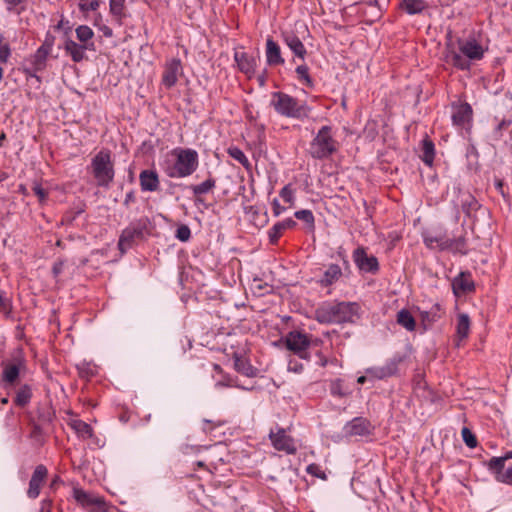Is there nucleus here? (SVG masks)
I'll return each instance as SVG.
<instances>
[{"instance_id":"e2e57ef3","label":"nucleus","mask_w":512,"mask_h":512,"mask_svg":"<svg viewBox=\"0 0 512 512\" xmlns=\"http://www.w3.org/2000/svg\"><path fill=\"white\" fill-rule=\"evenodd\" d=\"M285 210L284 207H282L278 202L277 200H274L273 202V212L276 216H278L279 214H281L283 211Z\"/></svg>"},{"instance_id":"aec40b11","label":"nucleus","mask_w":512,"mask_h":512,"mask_svg":"<svg viewBox=\"0 0 512 512\" xmlns=\"http://www.w3.org/2000/svg\"><path fill=\"white\" fill-rule=\"evenodd\" d=\"M369 421L362 417H356L344 426L347 436H364L370 433Z\"/></svg>"},{"instance_id":"f3484780","label":"nucleus","mask_w":512,"mask_h":512,"mask_svg":"<svg viewBox=\"0 0 512 512\" xmlns=\"http://www.w3.org/2000/svg\"><path fill=\"white\" fill-rule=\"evenodd\" d=\"M182 70L181 60L173 58L167 62L162 76V83L167 87H173L178 80V75Z\"/></svg>"},{"instance_id":"ddd939ff","label":"nucleus","mask_w":512,"mask_h":512,"mask_svg":"<svg viewBox=\"0 0 512 512\" xmlns=\"http://www.w3.org/2000/svg\"><path fill=\"white\" fill-rule=\"evenodd\" d=\"M475 290L472 275L468 271L460 272L452 280V291L456 297H461Z\"/></svg>"},{"instance_id":"c756f323","label":"nucleus","mask_w":512,"mask_h":512,"mask_svg":"<svg viewBox=\"0 0 512 512\" xmlns=\"http://www.w3.org/2000/svg\"><path fill=\"white\" fill-rule=\"evenodd\" d=\"M32 396V387L29 384H23L16 390L13 402L17 407L24 408L30 403Z\"/></svg>"},{"instance_id":"412c9836","label":"nucleus","mask_w":512,"mask_h":512,"mask_svg":"<svg viewBox=\"0 0 512 512\" xmlns=\"http://www.w3.org/2000/svg\"><path fill=\"white\" fill-rule=\"evenodd\" d=\"M472 119V108L468 103L453 108L452 122L459 128L466 127Z\"/></svg>"},{"instance_id":"69168bd1","label":"nucleus","mask_w":512,"mask_h":512,"mask_svg":"<svg viewBox=\"0 0 512 512\" xmlns=\"http://www.w3.org/2000/svg\"><path fill=\"white\" fill-rule=\"evenodd\" d=\"M495 187H496V189H497V191H498V192H500L503 196H505V192H504V189H503V187H504V183H503V181H502V180L497 179V180L495 181Z\"/></svg>"},{"instance_id":"7c9ffc66","label":"nucleus","mask_w":512,"mask_h":512,"mask_svg":"<svg viewBox=\"0 0 512 512\" xmlns=\"http://www.w3.org/2000/svg\"><path fill=\"white\" fill-rule=\"evenodd\" d=\"M109 12L113 18V21L118 26H122L123 20L126 17L125 0H110L109 1Z\"/></svg>"},{"instance_id":"49530a36","label":"nucleus","mask_w":512,"mask_h":512,"mask_svg":"<svg viewBox=\"0 0 512 512\" xmlns=\"http://www.w3.org/2000/svg\"><path fill=\"white\" fill-rule=\"evenodd\" d=\"M256 382H253L250 386H244L241 385L237 380H233L231 377H224L222 380L218 381L216 383V387H239L245 390H252L254 389Z\"/></svg>"},{"instance_id":"7ed1b4c3","label":"nucleus","mask_w":512,"mask_h":512,"mask_svg":"<svg viewBox=\"0 0 512 512\" xmlns=\"http://www.w3.org/2000/svg\"><path fill=\"white\" fill-rule=\"evenodd\" d=\"M270 104L280 115L298 120L307 118L311 111L305 101L282 92H274Z\"/></svg>"},{"instance_id":"774afa93","label":"nucleus","mask_w":512,"mask_h":512,"mask_svg":"<svg viewBox=\"0 0 512 512\" xmlns=\"http://www.w3.org/2000/svg\"><path fill=\"white\" fill-rule=\"evenodd\" d=\"M62 271V263H55L52 268V272L55 276H58Z\"/></svg>"},{"instance_id":"f03ea898","label":"nucleus","mask_w":512,"mask_h":512,"mask_svg":"<svg viewBox=\"0 0 512 512\" xmlns=\"http://www.w3.org/2000/svg\"><path fill=\"white\" fill-rule=\"evenodd\" d=\"M458 48L459 52L449 51L446 60L460 70H469L471 67L470 61L481 60L484 56L483 47L474 39L459 40Z\"/></svg>"},{"instance_id":"a19ab883","label":"nucleus","mask_w":512,"mask_h":512,"mask_svg":"<svg viewBox=\"0 0 512 512\" xmlns=\"http://www.w3.org/2000/svg\"><path fill=\"white\" fill-rule=\"evenodd\" d=\"M71 427L75 430V432L83 437V438H91L93 436L92 427L82 420H74L71 423Z\"/></svg>"},{"instance_id":"c9c22d12","label":"nucleus","mask_w":512,"mask_h":512,"mask_svg":"<svg viewBox=\"0 0 512 512\" xmlns=\"http://www.w3.org/2000/svg\"><path fill=\"white\" fill-rule=\"evenodd\" d=\"M470 318L465 313H460L457 317L456 334L460 340L468 337L470 332Z\"/></svg>"},{"instance_id":"864d4df0","label":"nucleus","mask_w":512,"mask_h":512,"mask_svg":"<svg viewBox=\"0 0 512 512\" xmlns=\"http://www.w3.org/2000/svg\"><path fill=\"white\" fill-rule=\"evenodd\" d=\"M100 5V0H82L79 3V9L82 12L96 11Z\"/></svg>"},{"instance_id":"de8ad7c7","label":"nucleus","mask_w":512,"mask_h":512,"mask_svg":"<svg viewBox=\"0 0 512 512\" xmlns=\"http://www.w3.org/2000/svg\"><path fill=\"white\" fill-rule=\"evenodd\" d=\"M11 55L9 44L5 41L3 33L0 32V62L6 63Z\"/></svg>"},{"instance_id":"6e6d98bb","label":"nucleus","mask_w":512,"mask_h":512,"mask_svg":"<svg viewBox=\"0 0 512 512\" xmlns=\"http://www.w3.org/2000/svg\"><path fill=\"white\" fill-rule=\"evenodd\" d=\"M33 192L39 198V201H44L47 198L48 193L46 190L38 183H34L32 187Z\"/></svg>"},{"instance_id":"09e8293b","label":"nucleus","mask_w":512,"mask_h":512,"mask_svg":"<svg viewBox=\"0 0 512 512\" xmlns=\"http://www.w3.org/2000/svg\"><path fill=\"white\" fill-rule=\"evenodd\" d=\"M461 436L464 443L469 448H475L477 446L476 436L472 433V431L469 428L463 427L461 430Z\"/></svg>"},{"instance_id":"4c0bfd02","label":"nucleus","mask_w":512,"mask_h":512,"mask_svg":"<svg viewBox=\"0 0 512 512\" xmlns=\"http://www.w3.org/2000/svg\"><path fill=\"white\" fill-rule=\"evenodd\" d=\"M396 321L408 331H414L416 328V321L407 309H402L397 313Z\"/></svg>"},{"instance_id":"4be33fe9","label":"nucleus","mask_w":512,"mask_h":512,"mask_svg":"<svg viewBox=\"0 0 512 512\" xmlns=\"http://www.w3.org/2000/svg\"><path fill=\"white\" fill-rule=\"evenodd\" d=\"M253 182L254 180L253 178H251L249 189H247L245 186H242L240 188V190L242 191L241 196L243 198V209L250 221H254L256 219V210L254 208V205L251 204V200L253 199L255 193Z\"/></svg>"},{"instance_id":"6e6552de","label":"nucleus","mask_w":512,"mask_h":512,"mask_svg":"<svg viewBox=\"0 0 512 512\" xmlns=\"http://www.w3.org/2000/svg\"><path fill=\"white\" fill-rule=\"evenodd\" d=\"M149 219L147 217L140 218L132 222L125 228L120 236L118 246L121 251L130 248L136 240H142L147 230Z\"/></svg>"},{"instance_id":"37998d69","label":"nucleus","mask_w":512,"mask_h":512,"mask_svg":"<svg viewBox=\"0 0 512 512\" xmlns=\"http://www.w3.org/2000/svg\"><path fill=\"white\" fill-rule=\"evenodd\" d=\"M235 368L245 376L253 377L255 372L253 366L244 358H236Z\"/></svg>"},{"instance_id":"a211bd4d","label":"nucleus","mask_w":512,"mask_h":512,"mask_svg":"<svg viewBox=\"0 0 512 512\" xmlns=\"http://www.w3.org/2000/svg\"><path fill=\"white\" fill-rule=\"evenodd\" d=\"M141 190L144 192H155L159 190L160 179L156 170L145 169L139 174Z\"/></svg>"},{"instance_id":"72a5a7b5","label":"nucleus","mask_w":512,"mask_h":512,"mask_svg":"<svg viewBox=\"0 0 512 512\" xmlns=\"http://www.w3.org/2000/svg\"><path fill=\"white\" fill-rule=\"evenodd\" d=\"M435 155L434 143L429 139L425 138L422 141L421 155L420 158L427 166H432Z\"/></svg>"},{"instance_id":"2eb2a0df","label":"nucleus","mask_w":512,"mask_h":512,"mask_svg":"<svg viewBox=\"0 0 512 512\" xmlns=\"http://www.w3.org/2000/svg\"><path fill=\"white\" fill-rule=\"evenodd\" d=\"M487 468L497 482L512 485V465L505 469V466H502V460L490 459Z\"/></svg>"},{"instance_id":"0e129e2a","label":"nucleus","mask_w":512,"mask_h":512,"mask_svg":"<svg viewBox=\"0 0 512 512\" xmlns=\"http://www.w3.org/2000/svg\"><path fill=\"white\" fill-rule=\"evenodd\" d=\"M491 459H500V460H502V466H505V462H506L507 460L512 459V450H511V451H508L504 456H501V457H492Z\"/></svg>"},{"instance_id":"13d9d810","label":"nucleus","mask_w":512,"mask_h":512,"mask_svg":"<svg viewBox=\"0 0 512 512\" xmlns=\"http://www.w3.org/2000/svg\"><path fill=\"white\" fill-rule=\"evenodd\" d=\"M134 202H136V195L135 192L131 190L126 194L123 205L129 207V205Z\"/></svg>"},{"instance_id":"a878e982","label":"nucleus","mask_w":512,"mask_h":512,"mask_svg":"<svg viewBox=\"0 0 512 512\" xmlns=\"http://www.w3.org/2000/svg\"><path fill=\"white\" fill-rule=\"evenodd\" d=\"M55 410L50 402H40L36 407V421L42 424H50L55 418Z\"/></svg>"},{"instance_id":"2f4dec72","label":"nucleus","mask_w":512,"mask_h":512,"mask_svg":"<svg viewBox=\"0 0 512 512\" xmlns=\"http://www.w3.org/2000/svg\"><path fill=\"white\" fill-rule=\"evenodd\" d=\"M235 60L240 70L251 78L255 72L254 59L249 57L245 52H235Z\"/></svg>"},{"instance_id":"423d86ee","label":"nucleus","mask_w":512,"mask_h":512,"mask_svg":"<svg viewBox=\"0 0 512 512\" xmlns=\"http://www.w3.org/2000/svg\"><path fill=\"white\" fill-rule=\"evenodd\" d=\"M337 150V142L332 136L330 126H323L310 144V153L313 158L324 159Z\"/></svg>"},{"instance_id":"680f3d73","label":"nucleus","mask_w":512,"mask_h":512,"mask_svg":"<svg viewBox=\"0 0 512 512\" xmlns=\"http://www.w3.org/2000/svg\"><path fill=\"white\" fill-rule=\"evenodd\" d=\"M51 500H43L40 512H51Z\"/></svg>"},{"instance_id":"a18cd8bd","label":"nucleus","mask_w":512,"mask_h":512,"mask_svg":"<svg viewBox=\"0 0 512 512\" xmlns=\"http://www.w3.org/2000/svg\"><path fill=\"white\" fill-rule=\"evenodd\" d=\"M75 31L77 39L82 43H87L94 36L93 30L87 25H80Z\"/></svg>"},{"instance_id":"603ef678","label":"nucleus","mask_w":512,"mask_h":512,"mask_svg":"<svg viewBox=\"0 0 512 512\" xmlns=\"http://www.w3.org/2000/svg\"><path fill=\"white\" fill-rule=\"evenodd\" d=\"M175 236L181 242H187L191 237V230L187 225L181 224L178 226Z\"/></svg>"},{"instance_id":"79ce46f5","label":"nucleus","mask_w":512,"mask_h":512,"mask_svg":"<svg viewBox=\"0 0 512 512\" xmlns=\"http://www.w3.org/2000/svg\"><path fill=\"white\" fill-rule=\"evenodd\" d=\"M227 152L233 159L242 164L248 171H251V164L241 149L238 147H230L228 148Z\"/></svg>"},{"instance_id":"3c124183","label":"nucleus","mask_w":512,"mask_h":512,"mask_svg":"<svg viewBox=\"0 0 512 512\" xmlns=\"http://www.w3.org/2000/svg\"><path fill=\"white\" fill-rule=\"evenodd\" d=\"M295 217L308 224L310 227H314V215L311 210L303 209L295 212Z\"/></svg>"},{"instance_id":"0eeeda50","label":"nucleus","mask_w":512,"mask_h":512,"mask_svg":"<svg viewBox=\"0 0 512 512\" xmlns=\"http://www.w3.org/2000/svg\"><path fill=\"white\" fill-rule=\"evenodd\" d=\"M72 496L82 508L88 512H109L110 506L104 497L87 492L80 487H73Z\"/></svg>"},{"instance_id":"052dcab7","label":"nucleus","mask_w":512,"mask_h":512,"mask_svg":"<svg viewBox=\"0 0 512 512\" xmlns=\"http://www.w3.org/2000/svg\"><path fill=\"white\" fill-rule=\"evenodd\" d=\"M98 29L103 33L106 38L113 37V31L110 27L105 24L98 25Z\"/></svg>"},{"instance_id":"1a4fd4ad","label":"nucleus","mask_w":512,"mask_h":512,"mask_svg":"<svg viewBox=\"0 0 512 512\" xmlns=\"http://www.w3.org/2000/svg\"><path fill=\"white\" fill-rule=\"evenodd\" d=\"M2 373L0 385L7 389L14 387L20 377V372L25 368V360L21 357H16L11 361H2Z\"/></svg>"},{"instance_id":"f257e3e1","label":"nucleus","mask_w":512,"mask_h":512,"mask_svg":"<svg viewBox=\"0 0 512 512\" xmlns=\"http://www.w3.org/2000/svg\"><path fill=\"white\" fill-rule=\"evenodd\" d=\"M359 305L355 302L325 303L315 311V319L322 324L354 322L359 318Z\"/></svg>"},{"instance_id":"20e7f679","label":"nucleus","mask_w":512,"mask_h":512,"mask_svg":"<svg viewBox=\"0 0 512 512\" xmlns=\"http://www.w3.org/2000/svg\"><path fill=\"white\" fill-rule=\"evenodd\" d=\"M98 187L109 188L114 180L115 168L112 153L109 149H101L91 159L89 166Z\"/></svg>"},{"instance_id":"dca6fc26","label":"nucleus","mask_w":512,"mask_h":512,"mask_svg":"<svg viewBox=\"0 0 512 512\" xmlns=\"http://www.w3.org/2000/svg\"><path fill=\"white\" fill-rule=\"evenodd\" d=\"M400 361V358L389 359L383 366L368 369L367 374L380 380L394 376L398 372Z\"/></svg>"},{"instance_id":"cd10ccee","label":"nucleus","mask_w":512,"mask_h":512,"mask_svg":"<svg viewBox=\"0 0 512 512\" xmlns=\"http://www.w3.org/2000/svg\"><path fill=\"white\" fill-rule=\"evenodd\" d=\"M215 186H216V180L211 176H209L205 181H203L200 184L191 185L190 189L192 190V192L196 198L195 202L203 203V199L201 198V196L212 191L215 188Z\"/></svg>"},{"instance_id":"bb28decb","label":"nucleus","mask_w":512,"mask_h":512,"mask_svg":"<svg viewBox=\"0 0 512 512\" xmlns=\"http://www.w3.org/2000/svg\"><path fill=\"white\" fill-rule=\"evenodd\" d=\"M399 8L408 15L421 14L428 8L425 0H400Z\"/></svg>"},{"instance_id":"9d476101","label":"nucleus","mask_w":512,"mask_h":512,"mask_svg":"<svg viewBox=\"0 0 512 512\" xmlns=\"http://www.w3.org/2000/svg\"><path fill=\"white\" fill-rule=\"evenodd\" d=\"M310 337L308 334L300 331H291L285 337V345L289 351L299 356L302 359H308L307 352L310 346Z\"/></svg>"},{"instance_id":"f8f14e48","label":"nucleus","mask_w":512,"mask_h":512,"mask_svg":"<svg viewBox=\"0 0 512 512\" xmlns=\"http://www.w3.org/2000/svg\"><path fill=\"white\" fill-rule=\"evenodd\" d=\"M48 477V469L45 465L39 464L35 467L31 479L29 481V487L27 490V496L30 499H36L40 495V491L46 479Z\"/></svg>"},{"instance_id":"f704fd0d","label":"nucleus","mask_w":512,"mask_h":512,"mask_svg":"<svg viewBox=\"0 0 512 512\" xmlns=\"http://www.w3.org/2000/svg\"><path fill=\"white\" fill-rule=\"evenodd\" d=\"M448 247L446 251L453 253L467 254V241L465 236L459 235L453 238L448 237Z\"/></svg>"},{"instance_id":"4d7b16f0","label":"nucleus","mask_w":512,"mask_h":512,"mask_svg":"<svg viewBox=\"0 0 512 512\" xmlns=\"http://www.w3.org/2000/svg\"><path fill=\"white\" fill-rule=\"evenodd\" d=\"M288 371L294 372V373H301L303 371V364L299 363L297 360L290 359L288 362Z\"/></svg>"},{"instance_id":"5fc2aeb1","label":"nucleus","mask_w":512,"mask_h":512,"mask_svg":"<svg viewBox=\"0 0 512 512\" xmlns=\"http://www.w3.org/2000/svg\"><path fill=\"white\" fill-rule=\"evenodd\" d=\"M55 39L56 38H55L54 35H52L50 32H47L46 35H45V39H44L42 45L39 48L44 49V50H46V51L51 53L52 48H53L54 43H55Z\"/></svg>"},{"instance_id":"58836bf2","label":"nucleus","mask_w":512,"mask_h":512,"mask_svg":"<svg viewBox=\"0 0 512 512\" xmlns=\"http://www.w3.org/2000/svg\"><path fill=\"white\" fill-rule=\"evenodd\" d=\"M28 417V425L31 427L30 438L37 441L43 442V426L40 422H37L35 417H33L30 413L27 414Z\"/></svg>"},{"instance_id":"338daca9","label":"nucleus","mask_w":512,"mask_h":512,"mask_svg":"<svg viewBox=\"0 0 512 512\" xmlns=\"http://www.w3.org/2000/svg\"><path fill=\"white\" fill-rule=\"evenodd\" d=\"M317 356L319 358L318 364L322 367H325L328 363V359L321 352H318Z\"/></svg>"},{"instance_id":"393cba45","label":"nucleus","mask_w":512,"mask_h":512,"mask_svg":"<svg viewBox=\"0 0 512 512\" xmlns=\"http://www.w3.org/2000/svg\"><path fill=\"white\" fill-rule=\"evenodd\" d=\"M343 275L341 267L337 264H330L325 269L319 283L322 287H328L336 283Z\"/></svg>"},{"instance_id":"b1692460","label":"nucleus","mask_w":512,"mask_h":512,"mask_svg":"<svg viewBox=\"0 0 512 512\" xmlns=\"http://www.w3.org/2000/svg\"><path fill=\"white\" fill-rule=\"evenodd\" d=\"M296 226L297 222L292 218L275 223L268 231L270 242L275 244L286 230L293 229Z\"/></svg>"},{"instance_id":"8fccbe9b","label":"nucleus","mask_w":512,"mask_h":512,"mask_svg":"<svg viewBox=\"0 0 512 512\" xmlns=\"http://www.w3.org/2000/svg\"><path fill=\"white\" fill-rule=\"evenodd\" d=\"M280 197L285 203H288L290 207L294 206L295 191L291 188V185H286L281 189Z\"/></svg>"},{"instance_id":"39448f33","label":"nucleus","mask_w":512,"mask_h":512,"mask_svg":"<svg viewBox=\"0 0 512 512\" xmlns=\"http://www.w3.org/2000/svg\"><path fill=\"white\" fill-rule=\"evenodd\" d=\"M176 156L172 166L166 169V175L170 178H185L192 175L198 168L199 156L196 150L190 148H178L173 151Z\"/></svg>"},{"instance_id":"c85d7f7f","label":"nucleus","mask_w":512,"mask_h":512,"mask_svg":"<svg viewBox=\"0 0 512 512\" xmlns=\"http://www.w3.org/2000/svg\"><path fill=\"white\" fill-rule=\"evenodd\" d=\"M444 311L440 304L436 303L427 311H421L420 317L425 327L432 325L434 322L442 318Z\"/></svg>"},{"instance_id":"9b49d317","label":"nucleus","mask_w":512,"mask_h":512,"mask_svg":"<svg viewBox=\"0 0 512 512\" xmlns=\"http://www.w3.org/2000/svg\"><path fill=\"white\" fill-rule=\"evenodd\" d=\"M269 437L276 450L292 455L297 452L296 441L287 434L284 428H277L276 431L271 430Z\"/></svg>"},{"instance_id":"c03bdc74","label":"nucleus","mask_w":512,"mask_h":512,"mask_svg":"<svg viewBox=\"0 0 512 512\" xmlns=\"http://www.w3.org/2000/svg\"><path fill=\"white\" fill-rule=\"evenodd\" d=\"M295 71H296L298 80L302 84L306 85L307 87L313 86V80L311 79V77L309 75V68L306 65H299Z\"/></svg>"},{"instance_id":"ea45409f","label":"nucleus","mask_w":512,"mask_h":512,"mask_svg":"<svg viewBox=\"0 0 512 512\" xmlns=\"http://www.w3.org/2000/svg\"><path fill=\"white\" fill-rule=\"evenodd\" d=\"M286 44L293 51V53L300 58L306 55V48L297 36H288L285 38Z\"/></svg>"},{"instance_id":"e433bc0d","label":"nucleus","mask_w":512,"mask_h":512,"mask_svg":"<svg viewBox=\"0 0 512 512\" xmlns=\"http://www.w3.org/2000/svg\"><path fill=\"white\" fill-rule=\"evenodd\" d=\"M49 54L50 52L41 48L36 50L31 59L32 68L35 73L43 71L46 68V62Z\"/></svg>"},{"instance_id":"5701e85b","label":"nucleus","mask_w":512,"mask_h":512,"mask_svg":"<svg viewBox=\"0 0 512 512\" xmlns=\"http://www.w3.org/2000/svg\"><path fill=\"white\" fill-rule=\"evenodd\" d=\"M64 49L69 54L72 60L76 63L81 62L85 58V50L93 49V43L81 45L71 39L65 41Z\"/></svg>"},{"instance_id":"6ab92c4d","label":"nucleus","mask_w":512,"mask_h":512,"mask_svg":"<svg viewBox=\"0 0 512 512\" xmlns=\"http://www.w3.org/2000/svg\"><path fill=\"white\" fill-rule=\"evenodd\" d=\"M353 258L360 270L365 272H376L378 270L377 259L368 256L363 248H357L353 253Z\"/></svg>"},{"instance_id":"473e14b6","label":"nucleus","mask_w":512,"mask_h":512,"mask_svg":"<svg viewBox=\"0 0 512 512\" xmlns=\"http://www.w3.org/2000/svg\"><path fill=\"white\" fill-rule=\"evenodd\" d=\"M266 58L270 65H278L284 63L281 57L280 47L272 39H268L266 43Z\"/></svg>"},{"instance_id":"4468645a","label":"nucleus","mask_w":512,"mask_h":512,"mask_svg":"<svg viewBox=\"0 0 512 512\" xmlns=\"http://www.w3.org/2000/svg\"><path fill=\"white\" fill-rule=\"evenodd\" d=\"M422 237L423 242L428 249L435 251L447 250L448 236L445 232L428 231L423 233Z\"/></svg>"},{"instance_id":"bf43d9fd","label":"nucleus","mask_w":512,"mask_h":512,"mask_svg":"<svg viewBox=\"0 0 512 512\" xmlns=\"http://www.w3.org/2000/svg\"><path fill=\"white\" fill-rule=\"evenodd\" d=\"M207 423H208V432L211 433L215 438H221V436L224 434V432L223 433L218 432L217 428H219L222 425V423L218 424V426H216V427L210 426V424H211L210 420H207Z\"/></svg>"}]
</instances>
